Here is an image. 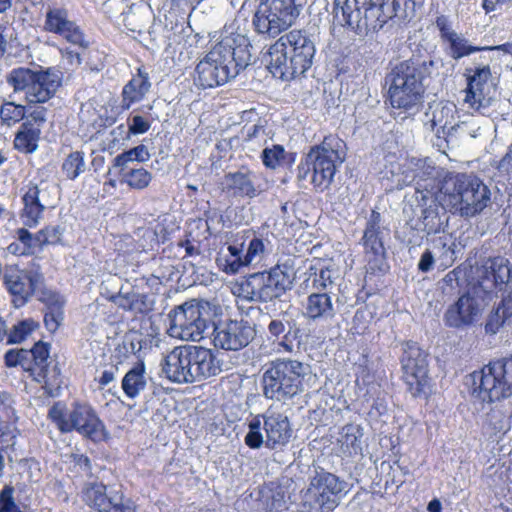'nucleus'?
I'll return each instance as SVG.
<instances>
[{
	"mask_svg": "<svg viewBox=\"0 0 512 512\" xmlns=\"http://www.w3.org/2000/svg\"><path fill=\"white\" fill-rule=\"evenodd\" d=\"M490 201V190L476 176L458 173L445 176L438 193L411 198L410 206L419 217L415 229L428 235L444 230L446 212L469 218L480 213Z\"/></svg>",
	"mask_w": 512,
	"mask_h": 512,
	"instance_id": "1",
	"label": "nucleus"
},
{
	"mask_svg": "<svg viewBox=\"0 0 512 512\" xmlns=\"http://www.w3.org/2000/svg\"><path fill=\"white\" fill-rule=\"evenodd\" d=\"M250 42L245 28L236 19L226 25L221 40L195 68L194 82L206 89L225 84L246 68L251 60Z\"/></svg>",
	"mask_w": 512,
	"mask_h": 512,
	"instance_id": "2",
	"label": "nucleus"
},
{
	"mask_svg": "<svg viewBox=\"0 0 512 512\" xmlns=\"http://www.w3.org/2000/svg\"><path fill=\"white\" fill-rule=\"evenodd\" d=\"M411 0H334L335 16L357 33H377L407 18Z\"/></svg>",
	"mask_w": 512,
	"mask_h": 512,
	"instance_id": "3",
	"label": "nucleus"
},
{
	"mask_svg": "<svg viewBox=\"0 0 512 512\" xmlns=\"http://www.w3.org/2000/svg\"><path fill=\"white\" fill-rule=\"evenodd\" d=\"M315 53V43L308 33L294 29L270 46L268 68L274 77L288 81L311 68Z\"/></svg>",
	"mask_w": 512,
	"mask_h": 512,
	"instance_id": "4",
	"label": "nucleus"
},
{
	"mask_svg": "<svg viewBox=\"0 0 512 512\" xmlns=\"http://www.w3.org/2000/svg\"><path fill=\"white\" fill-rule=\"evenodd\" d=\"M295 258L286 256L268 270L246 276L234 293L242 300L253 303H268L281 298L293 287Z\"/></svg>",
	"mask_w": 512,
	"mask_h": 512,
	"instance_id": "5",
	"label": "nucleus"
},
{
	"mask_svg": "<svg viewBox=\"0 0 512 512\" xmlns=\"http://www.w3.org/2000/svg\"><path fill=\"white\" fill-rule=\"evenodd\" d=\"M428 65L433 62L405 60L395 65L386 77L389 84L390 104L395 109L403 110L409 115L417 113L423 104Z\"/></svg>",
	"mask_w": 512,
	"mask_h": 512,
	"instance_id": "6",
	"label": "nucleus"
},
{
	"mask_svg": "<svg viewBox=\"0 0 512 512\" xmlns=\"http://www.w3.org/2000/svg\"><path fill=\"white\" fill-rule=\"evenodd\" d=\"M161 370L169 381L182 384L215 376L221 369L210 349L201 346H180L164 356Z\"/></svg>",
	"mask_w": 512,
	"mask_h": 512,
	"instance_id": "7",
	"label": "nucleus"
},
{
	"mask_svg": "<svg viewBox=\"0 0 512 512\" xmlns=\"http://www.w3.org/2000/svg\"><path fill=\"white\" fill-rule=\"evenodd\" d=\"M346 144L335 135L326 136L313 146L297 167L298 178L310 182L323 191L333 181L337 169L345 161Z\"/></svg>",
	"mask_w": 512,
	"mask_h": 512,
	"instance_id": "8",
	"label": "nucleus"
},
{
	"mask_svg": "<svg viewBox=\"0 0 512 512\" xmlns=\"http://www.w3.org/2000/svg\"><path fill=\"white\" fill-rule=\"evenodd\" d=\"M218 307L208 301L192 300L175 307L168 314L170 337L198 342L214 327Z\"/></svg>",
	"mask_w": 512,
	"mask_h": 512,
	"instance_id": "9",
	"label": "nucleus"
},
{
	"mask_svg": "<svg viewBox=\"0 0 512 512\" xmlns=\"http://www.w3.org/2000/svg\"><path fill=\"white\" fill-rule=\"evenodd\" d=\"M307 373L308 366L298 360L283 358L270 362L261 375L263 396L285 404L303 391Z\"/></svg>",
	"mask_w": 512,
	"mask_h": 512,
	"instance_id": "10",
	"label": "nucleus"
},
{
	"mask_svg": "<svg viewBox=\"0 0 512 512\" xmlns=\"http://www.w3.org/2000/svg\"><path fill=\"white\" fill-rule=\"evenodd\" d=\"M7 83L13 87L15 93H23L27 103H45L61 86L62 73L54 68L32 70L18 67L9 72Z\"/></svg>",
	"mask_w": 512,
	"mask_h": 512,
	"instance_id": "11",
	"label": "nucleus"
},
{
	"mask_svg": "<svg viewBox=\"0 0 512 512\" xmlns=\"http://www.w3.org/2000/svg\"><path fill=\"white\" fill-rule=\"evenodd\" d=\"M48 416L62 433L76 431L92 441H101L106 436L103 422L89 404L75 403L66 410L63 404L55 403Z\"/></svg>",
	"mask_w": 512,
	"mask_h": 512,
	"instance_id": "12",
	"label": "nucleus"
},
{
	"mask_svg": "<svg viewBox=\"0 0 512 512\" xmlns=\"http://www.w3.org/2000/svg\"><path fill=\"white\" fill-rule=\"evenodd\" d=\"M304 0H261L252 19L255 32L275 38L298 18Z\"/></svg>",
	"mask_w": 512,
	"mask_h": 512,
	"instance_id": "13",
	"label": "nucleus"
},
{
	"mask_svg": "<svg viewBox=\"0 0 512 512\" xmlns=\"http://www.w3.org/2000/svg\"><path fill=\"white\" fill-rule=\"evenodd\" d=\"M346 482L338 476L323 469L317 471L310 480L308 488L302 491L301 512H325L334 510L342 493L345 492Z\"/></svg>",
	"mask_w": 512,
	"mask_h": 512,
	"instance_id": "14",
	"label": "nucleus"
},
{
	"mask_svg": "<svg viewBox=\"0 0 512 512\" xmlns=\"http://www.w3.org/2000/svg\"><path fill=\"white\" fill-rule=\"evenodd\" d=\"M512 395V359L504 358L485 365L479 373V397L494 402Z\"/></svg>",
	"mask_w": 512,
	"mask_h": 512,
	"instance_id": "15",
	"label": "nucleus"
},
{
	"mask_svg": "<svg viewBox=\"0 0 512 512\" xmlns=\"http://www.w3.org/2000/svg\"><path fill=\"white\" fill-rule=\"evenodd\" d=\"M403 379L412 396L417 397L426 393L428 386L427 353L415 342L404 344L401 357Z\"/></svg>",
	"mask_w": 512,
	"mask_h": 512,
	"instance_id": "16",
	"label": "nucleus"
},
{
	"mask_svg": "<svg viewBox=\"0 0 512 512\" xmlns=\"http://www.w3.org/2000/svg\"><path fill=\"white\" fill-rule=\"evenodd\" d=\"M477 283L473 285V291L483 299H492L495 290H502L509 282L512 275V264L505 257L487 259L480 267L476 268Z\"/></svg>",
	"mask_w": 512,
	"mask_h": 512,
	"instance_id": "17",
	"label": "nucleus"
},
{
	"mask_svg": "<svg viewBox=\"0 0 512 512\" xmlns=\"http://www.w3.org/2000/svg\"><path fill=\"white\" fill-rule=\"evenodd\" d=\"M83 501L97 512H136L131 499L116 487L103 483H87L82 490Z\"/></svg>",
	"mask_w": 512,
	"mask_h": 512,
	"instance_id": "18",
	"label": "nucleus"
},
{
	"mask_svg": "<svg viewBox=\"0 0 512 512\" xmlns=\"http://www.w3.org/2000/svg\"><path fill=\"white\" fill-rule=\"evenodd\" d=\"M3 280L16 308L24 306L43 285L42 274L33 270H21L16 265L5 267Z\"/></svg>",
	"mask_w": 512,
	"mask_h": 512,
	"instance_id": "19",
	"label": "nucleus"
},
{
	"mask_svg": "<svg viewBox=\"0 0 512 512\" xmlns=\"http://www.w3.org/2000/svg\"><path fill=\"white\" fill-rule=\"evenodd\" d=\"M49 188V184L44 181L39 183L29 181L21 187L23 207L20 218L25 226L33 228L40 223L45 210L51 205Z\"/></svg>",
	"mask_w": 512,
	"mask_h": 512,
	"instance_id": "20",
	"label": "nucleus"
},
{
	"mask_svg": "<svg viewBox=\"0 0 512 512\" xmlns=\"http://www.w3.org/2000/svg\"><path fill=\"white\" fill-rule=\"evenodd\" d=\"M467 87L465 89L464 102L470 108L485 114L493 101L492 88L488 81L491 78V69L488 64L480 65L474 69L466 68Z\"/></svg>",
	"mask_w": 512,
	"mask_h": 512,
	"instance_id": "21",
	"label": "nucleus"
},
{
	"mask_svg": "<svg viewBox=\"0 0 512 512\" xmlns=\"http://www.w3.org/2000/svg\"><path fill=\"white\" fill-rule=\"evenodd\" d=\"M388 235V229L381 224L380 213L372 211L367 219L361 239L365 257L372 270H383L386 256L384 238Z\"/></svg>",
	"mask_w": 512,
	"mask_h": 512,
	"instance_id": "22",
	"label": "nucleus"
},
{
	"mask_svg": "<svg viewBox=\"0 0 512 512\" xmlns=\"http://www.w3.org/2000/svg\"><path fill=\"white\" fill-rule=\"evenodd\" d=\"M488 300L483 299V292L478 296L473 289L463 294L446 309L443 317L446 326L456 329L472 326L482 311V302Z\"/></svg>",
	"mask_w": 512,
	"mask_h": 512,
	"instance_id": "23",
	"label": "nucleus"
},
{
	"mask_svg": "<svg viewBox=\"0 0 512 512\" xmlns=\"http://www.w3.org/2000/svg\"><path fill=\"white\" fill-rule=\"evenodd\" d=\"M215 347L238 351L246 347L255 337L254 327L245 320H230L212 329Z\"/></svg>",
	"mask_w": 512,
	"mask_h": 512,
	"instance_id": "24",
	"label": "nucleus"
},
{
	"mask_svg": "<svg viewBox=\"0 0 512 512\" xmlns=\"http://www.w3.org/2000/svg\"><path fill=\"white\" fill-rule=\"evenodd\" d=\"M28 351L31 353V375L35 381L43 384V388L49 395L54 396L58 393L62 380L58 366L50 367L47 362L49 346L43 342H38Z\"/></svg>",
	"mask_w": 512,
	"mask_h": 512,
	"instance_id": "25",
	"label": "nucleus"
},
{
	"mask_svg": "<svg viewBox=\"0 0 512 512\" xmlns=\"http://www.w3.org/2000/svg\"><path fill=\"white\" fill-rule=\"evenodd\" d=\"M435 25L439 30V36L443 43L444 51L451 59L458 61L475 52L484 50L482 46L472 45L464 35L456 32L448 16H438Z\"/></svg>",
	"mask_w": 512,
	"mask_h": 512,
	"instance_id": "26",
	"label": "nucleus"
},
{
	"mask_svg": "<svg viewBox=\"0 0 512 512\" xmlns=\"http://www.w3.org/2000/svg\"><path fill=\"white\" fill-rule=\"evenodd\" d=\"M456 107L453 104H445L440 107H436L432 112V118L429 120L431 129L439 135L451 137L454 134H458L461 137L470 136L475 138L479 127L470 121H462L454 123V114Z\"/></svg>",
	"mask_w": 512,
	"mask_h": 512,
	"instance_id": "27",
	"label": "nucleus"
},
{
	"mask_svg": "<svg viewBox=\"0 0 512 512\" xmlns=\"http://www.w3.org/2000/svg\"><path fill=\"white\" fill-rule=\"evenodd\" d=\"M338 296L333 292H311L304 300L303 316L310 322L331 323L338 311Z\"/></svg>",
	"mask_w": 512,
	"mask_h": 512,
	"instance_id": "28",
	"label": "nucleus"
},
{
	"mask_svg": "<svg viewBox=\"0 0 512 512\" xmlns=\"http://www.w3.org/2000/svg\"><path fill=\"white\" fill-rule=\"evenodd\" d=\"M44 29L62 36L69 43L79 48L84 49L88 46L82 30L74 21L69 19L68 11L65 8H49L46 12Z\"/></svg>",
	"mask_w": 512,
	"mask_h": 512,
	"instance_id": "29",
	"label": "nucleus"
},
{
	"mask_svg": "<svg viewBox=\"0 0 512 512\" xmlns=\"http://www.w3.org/2000/svg\"><path fill=\"white\" fill-rule=\"evenodd\" d=\"M261 416L266 436L265 447L272 450H281L292 437V428L288 417L271 409H268Z\"/></svg>",
	"mask_w": 512,
	"mask_h": 512,
	"instance_id": "30",
	"label": "nucleus"
},
{
	"mask_svg": "<svg viewBox=\"0 0 512 512\" xmlns=\"http://www.w3.org/2000/svg\"><path fill=\"white\" fill-rule=\"evenodd\" d=\"M416 174V191L411 198L419 197L420 194L429 195L438 193V189L444 181L443 170L436 167L429 158H414Z\"/></svg>",
	"mask_w": 512,
	"mask_h": 512,
	"instance_id": "31",
	"label": "nucleus"
},
{
	"mask_svg": "<svg viewBox=\"0 0 512 512\" xmlns=\"http://www.w3.org/2000/svg\"><path fill=\"white\" fill-rule=\"evenodd\" d=\"M339 278V270L334 264L318 260L309 268L307 286L313 292H332Z\"/></svg>",
	"mask_w": 512,
	"mask_h": 512,
	"instance_id": "32",
	"label": "nucleus"
},
{
	"mask_svg": "<svg viewBox=\"0 0 512 512\" xmlns=\"http://www.w3.org/2000/svg\"><path fill=\"white\" fill-rule=\"evenodd\" d=\"M256 178V174L252 171L239 170L227 173L224 184L233 196L252 199L262 192L261 187L256 184Z\"/></svg>",
	"mask_w": 512,
	"mask_h": 512,
	"instance_id": "33",
	"label": "nucleus"
},
{
	"mask_svg": "<svg viewBox=\"0 0 512 512\" xmlns=\"http://www.w3.org/2000/svg\"><path fill=\"white\" fill-rule=\"evenodd\" d=\"M291 321L287 313H281L280 316L272 318L267 325L268 340L276 343L277 352H293V343L291 340Z\"/></svg>",
	"mask_w": 512,
	"mask_h": 512,
	"instance_id": "34",
	"label": "nucleus"
},
{
	"mask_svg": "<svg viewBox=\"0 0 512 512\" xmlns=\"http://www.w3.org/2000/svg\"><path fill=\"white\" fill-rule=\"evenodd\" d=\"M381 172L383 178L391 181V188L402 189L405 186L414 184L416 187V174L414 167V158L406 159L403 163H394L389 161Z\"/></svg>",
	"mask_w": 512,
	"mask_h": 512,
	"instance_id": "35",
	"label": "nucleus"
},
{
	"mask_svg": "<svg viewBox=\"0 0 512 512\" xmlns=\"http://www.w3.org/2000/svg\"><path fill=\"white\" fill-rule=\"evenodd\" d=\"M150 88L151 82L148 73L138 69V73L122 89V110H129L133 104L142 101Z\"/></svg>",
	"mask_w": 512,
	"mask_h": 512,
	"instance_id": "36",
	"label": "nucleus"
},
{
	"mask_svg": "<svg viewBox=\"0 0 512 512\" xmlns=\"http://www.w3.org/2000/svg\"><path fill=\"white\" fill-rule=\"evenodd\" d=\"M243 256V244H230L218 254L216 263L223 272L233 275L248 266Z\"/></svg>",
	"mask_w": 512,
	"mask_h": 512,
	"instance_id": "37",
	"label": "nucleus"
},
{
	"mask_svg": "<svg viewBox=\"0 0 512 512\" xmlns=\"http://www.w3.org/2000/svg\"><path fill=\"white\" fill-rule=\"evenodd\" d=\"M42 300L46 304L45 326L50 332H55L63 320L64 299L57 293L48 292Z\"/></svg>",
	"mask_w": 512,
	"mask_h": 512,
	"instance_id": "38",
	"label": "nucleus"
},
{
	"mask_svg": "<svg viewBox=\"0 0 512 512\" xmlns=\"http://www.w3.org/2000/svg\"><path fill=\"white\" fill-rule=\"evenodd\" d=\"M147 296L134 290L125 291L123 287L119 290L118 293L112 294L108 300L115 304L117 307L128 310L143 313L147 310V306L145 303Z\"/></svg>",
	"mask_w": 512,
	"mask_h": 512,
	"instance_id": "39",
	"label": "nucleus"
},
{
	"mask_svg": "<svg viewBox=\"0 0 512 512\" xmlns=\"http://www.w3.org/2000/svg\"><path fill=\"white\" fill-rule=\"evenodd\" d=\"M147 385L145 378V366L143 362L131 368L122 379V389L128 398H136Z\"/></svg>",
	"mask_w": 512,
	"mask_h": 512,
	"instance_id": "40",
	"label": "nucleus"
},
{
	"mask_svg": "<svg viewBox=\"0 0 512 512\" xmlns=\"http://www.w3.org/2000/svg\"><path fill=\"white\" fill-rule=\"evenodd\" d=\"M362 437L363 430L360 426L354 424L345 425L342 428L338 439L343 453L349 456L361 454Z\"/></svg>",
	"mask_w": 512,
	"mask_h": 512,
	"instance_id": "41",
	"label": "nucleus"
},
{
	"mask_svg": "<svg viewBox=\"0 0 512 512\" xmlns=\"http://www.w3.org/2000/svg\"><path fill=\"white\" fill-rule=\"evenodd\" d=\"M273 245L267 237L255 235L249 239L243 259L248 266L253 263H260L272 252Z\"/></svg>",
	"mask_w": 512,
	"mask_h": 512,
	"instance_id": "42",
	"label": "nucleus"
},
{
	"mask_svg": "<svg viewBox=\"0 0 512 512\" xmlns=\"http://www.w3.org/2000/svg\"><path fill=\"white\" fill-rule=\"evenodd\" d=\"M272 141L271 130H268L264 125L253 124L246 128V135L244 138V148L248 151L263 150Z\"/></svg>",
	"mask_w": 512,
	"mask_h": 512,
	"instance_id": "43",
	"label": "nucleus"
},
{
	"mask_svg": "<svg viewBox=\"0 0 512 512\" xmlns=\"http://www.w3.org/2000/svg\"><path fill=\"white\" fill-rule=\"evenodd\" d=\"M40 133V128L35 127L33 124H31L30 120H27L22 124L21 130L15 137V147L18 150L26 153L34 152L38 147L37 141L39 139Z\"/></svg>",
	"mask_w": 512,
	"mask_h": 512,
	"instance_id": "44",
	"label": "nucleus"
},
{
	"mask_svg": "<svg viewBox=\"0 0 512 512\" xmlns=\"http://www.w3.org/2000/svg\"><path fill=\"white\" fill-rule=\"evenodd\" d=\"M512 321V309L506 307L505 302L501 304L490 313L485 324V331L488 334H496L501 327L505 324H510Z\"/></svg>",
	"mask_w": 512,
	"mask_h": 512,
	"instance_id": "45",
	"label": "nucleus"
},
{
	"mask_svg": "<svg viewBox=\"0 0 512 512\" xmlns=\"http://www.w3.org/2000/svg\"><path fill=\"white\" fill-rule=\"evenodd\" d=\"M61 170L69 180H75L86 171L84 153L73 151L64 159Z\"/></svg>",
	"mask_w": 512,
	"mask_h": 512,
	"instance_id": "46",
	"label": "nucleus"
},
{
	"mask_svg": "<svg viewBox=\"0 0 512 512\" xmlns=\"http://www.w3.org/2000/svg\"><path fill=\"white\" fill-rule=\"evenodd\" d=\"M435 247L439 250L438 258L445 268L451 266L456 259L457 244L451 235L440 236L435 241Z\"/></svg>",
	"mask_w": 512,
	"mask_h": 512,
	"instance_id": "47",
	"label": "nucleus"
},
{
	"mask_svg": "<svg viewBox=\"0 0 512 512\" xmlns=\"http://www.w3.org/2000/svg\"><path fill=\"white\" fill-rule=\"evenodd\" d=\"M122 177L123 182L135 190L145 189L152 180V174L143 167L129 169Z\"/></svg>",
	"mask_w": 512,
	"mask_h": 512,
	"instance_id": "48",
	"label": "nucleus"
},
{
	"mask_svg": "<svg viewBox=\"0 0 512 512\" xmlns=\"http://www.w3.org/2000/svg\"><path fill=\"white\" fill-rule=\"evenodd\" d=\"M262 430H264L262 416L257 415L248 423V432L244 438V442L249 448L259 449L265 445Z\"/></svg>",
	"mask_w": 512,
	"mask_h": 512,
	"instance_id": "49",
	"label": "nucleus"
},
{
	"mask_svg": "<svg viewBox=\"0 0 512 512\" xmlns=\"http://www.w3.org/2000/svg\"><path fill=\"white\" fill-rule=\"evenodd\" d=\"M260 158L266 168L275 169L283 162L285 149L279 144H269L260 152Z\"/></svg>",
	"mask_w": 512,
	"mask_h": 512,
	"instance_id": "50",
	"label": "nucleus"
},
{
	"mask_svg": "<svg viewBox=\"0 0 512 512\" xmlns=\"http://www.w3.org/2000/svg\"><path fill=\"white\" fill-rule=\"evenodd\" d=\"M38 323L33 319H24L13 326L11 331L7 333V343L16 344L24 341L36 328Z\"/></svg>",
	"mask_w": 512,
	"mask_h": 512,
	"instance_id": "51",
	"label": "nucleus"
},
{
	"mask_svg": "<svg viewBox=\"0 0 512 512\" xmlns=\"http://www.w3.org/2000/svg\"><path fill=\"white\" fill-rule=\"evenodd\" d=\"M25 116V107L14 102H5L0 109V119L8 126L21 121Z\"/></svg>",
	"mask_w": 512,
	"mask_h": 512,
	"instance_id": "52",
	"label": "nucleus"
},
{
	"mask_svg": "<svg viewBox=\"0 0 512 512\" xmlns=\"http://www.w3.org/2000/svg\"><path fill=\"white\" fill-rule=\"evenodd\" d=\"M261 501L267 511H281L286 504L285 492L280 487L268 492H262Z\"/></svg>",
	"mask_w": 512,
	"mask_h": 512,
	"instance_id": "53",
	"label": "nucleus"
},
{
	"mask_svg": "<svg viewBox=\"0 0 512 512\" xmlns=\"http://www.w3.org/2000/svg\"><path fill=\"white\" fill-rule=\"evenodd\" d=\"M31 353L28 350L20 349H10L5 353V365L7 367H16L20 365L23 369L29 370L31 372V363H30Z\"/></svg>",
	"mask_w": 512,
	"mask_h": 512,
	"instance_id": "54",
	"label": "nucleus"
},
{
	"mask_svg": "<svg viewBox=\"0 0 512 512\" xmlns=\"http://www.w3.org/2000/svg\"><path fill=\"white\" fill-rule=\"evenodd\" d=\"M150 127V121L143 116L134 115L128 118V130L130 134H144L150 129Z\"/></svg>",
	"mask_w": 512,
	"mask_h": 512,
	"instance_id": "55",
	"label": "nucleus"
},
{
	"mask_svg": "<svg viewBox=\"0 0 512 512\" xmlns=\"http://www.w3.org/2000/svg\"><path fill=\"white\" fill-rule=\"evenodd\" d=\"M13 488L5 487L0 493V512H21L13 500Z\"/></svg>",
	"mask_w": 512,
	"mask_h": 512,
	"instance_id": "56",
	"label": "nucleus"
},
{
	"mask_svg": "<svg viewBox=\"0 0 512 512\" xmlns=\"http://www.w3.org/2000/svg\"><path fill=\"white\" fill-rule=\"evenodd\" d=\"M127 153L131 157L132 162L137 161L143 163L150 159L148 148L143 144L127 150Z\"/></svg>",
	"mask_w": 512,
	"mask_h": 512,
	"instance_id": "57",
	"label": "nucleus"
},
{
	"mask_svg": "<svg viewBox=\"0 0 512 512\" xmlns=\"http://www.w3.org/2000/svg\"><path fill=\"white\" fill-rule=\"evenodd\" d=\"M132 162L131 157L127 151L117 155L113 160V168L119 170V174L123 176V173L127 171L128 164Z\"/></svg>",
	"mask_w": 512,
	"mask_h": 512,
	"instance_id": "58",
	"label": "nucleus"
},
{
	"mask_svg": "<svg viewBox=\"0 0 512 512\" xmlns=\"http://www.w3.org/2000/svg\"><path fill=\"white\" fill-rule=\"evenodd\" d=\"M40 236H43V243L55 244L60 238L59 227H47L40 231Z\"/></svg>",
	"mask_w": 512,
	"mask_h": 512,
	"instance_id": "59",
	"label": "nucleus"
},
{
	"mask_svg": "<svg viewBox=\"0 0 512 512\" xmlns=\"http://www.w3.org/2000/svg\"><path fill=\"white\" fill-rule=\"evenodd\" d=\"M434 264V255L430 250H426L422 255L418 263V269L421 272H428L432 269Z\"/></svg>",
	"mask_w": 512,
	"mask_h": 512,
	"instance_id": "60",
	"label": "nucleus"
},
{
	"mask_svg": "<svg viewBox=\"0 0 512 512\" xmlns=\"http://www.w3.org/2000/svg\"><path fill=\"white\" fill-rule=\"evenodd\" d=\"M63 58L74 67H78L82 63L81 55L77 50L66 48L62 50Z\"/></svg>",
	"mask_w": 512,
	"mask_h": 512,
	"instance_id": "61",
	"label": "nucleus"
},
{
	"mask_svg": "<svg viewBox=\"0 0 512 512\" xmlns=\"http://www.w3.org/2000/svg\"><path fill=\"white\" fill-rule=\"evenodd\" d=\"M29 118L38 126L46 121V109L44 107H37L29 113Z\"/></svg>",
	"mask_w": 512,
	"mask_h": 512,
	"instance_id": "62",
	"label": "nucleus"
},
{
	"mask_svg": "<svg viewBox=\"0 0 512 512\" xmlns=\"http://www.w3.org/2000/svg\"><path fill=\"white\" fill-rule=\"evenodd\" d=\"M512 168V144L499 162V169L509 171Z\"/></svg>",
	"mask_w": 512,
	"mask_h": 512,
	"instance_id": "63",
	"label": "nucleus"
},
{
	"mask_svg": "<svg viewBox=\"0 0 512 512\" xmlns=\"http://www.w3.org/2000/svg\"><path fill=\"white\" fill-rule=\"evenodd\" d=\"M17 238L18 240L23 243L27 247H32V234L25 228H20L17 230Z\"/></svg>",
	"mask_w": 512,
	"mask_h": 512,
	"instance_id": "64",
	"label": "nucleus"
}]
</instances>
